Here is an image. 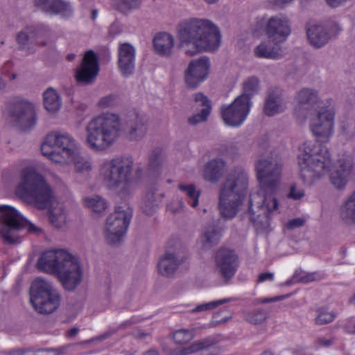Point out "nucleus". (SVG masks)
<instances>
[{
  "instance_id": "obj_2",
  "label": "nucleus",
  "mask_w": 355,
  "mask_h": 355,
  "mask_svg": "<svg viewBox=\"0 0 355 355\" xmlns=\"http://www.w3.org/2000/svg\"><path fill=\"white\" fill-rule=\"evenodd\" d=\"M179 46L189 55L216 51L220 45L218 28L210 20L193 18L177 27Z\"/></svg>"
},
{
  "instance_id": "obj_63",
  "label": "nucleus",
  "mask_w": 355,
  "mask_h": 355,
  "mask_svg": "<svg viewBox=\"0 0 355 355\" xmlns=\"http://www.w3.org/2000/svg\"><path fill=\"white\" fill-rule=\"evenodd\" d=\"M79 332V329L77 327H73L67 331V336L68 337H74Z\"/></svg>"
},
{
  "instance_id": "obj_39",
  "label": "nucleus",
  "mask_w": 355,
  "mask_h": 355,
  "mask_svg": "<svg viewBox=\"0 0 355 355\" xmlns=\"http://www.w3.org/2000/svg\"><path fill=\"white\" fill-rule=\"evenodd\" d=\"M178 188L184 192L188 198V203L192 207H196L198 205V198L200 194V191L196 189V186L193 184L185 185L180 184Z\"/></svg>"
},
{
  "instance_id": "obj_11",
  "label": "nucleus",
  "mask_w": 355,
  "mask_h": 355,
  "mask_svg": "<svg viewBox=\"0 0 355 355\" xmlns=\"http://www.w3.org/2000/svg\"><path fill=\"white\" fill-rule=\"evenodd\" d=\"M132 217V209L127 205L116 207L107 218L105 237L110 245H119Z\"/></svg>"
},
{
  "instance_id": "obj_28",
  "label": "nucleus",
  "mask_w": 355,
  "mask_h": 355,
  "mask_svg": "<svg viewBox=\"0 0 355 355\" xmlns=\"http://www.w3.org/2000/svg\"><path fill=\"white\" fill-rule=\"evenodd\" d=\"M186 257L179 258L173 253L166 252L159 262V272L166 277H171Z\"/></svg>"
},
{
  "instance_id": "obj_47",
  "label": "nucleus",
  "mask_w": 355,
  "mask_h": 355,
  "mask_svg": "<svg viewBox=\"0 0 355 355\" xmlns=\"http://www.w3.org/2000/svg\"><path fill=\"white\" fill-rule=\"evenodd\" d=\"M210 112L209 108H202L199 113L193 114L187 119V122L191 125H196L207 120Z\"/></svg>"
},
{
  "instance_id": "obj_53",
  "label": "nucleus",
  "mask_w": 355,
  "mask_h": 355,
  "mask_svg": "<svg viewBox=\"0 0 355 355\" xmlns=\"http://www.w3.org/2000/svg\"><path fill=\"white\" fill-rule=\"evenodd\" d=\"M305 220L300 218H296L292 220H290L287 223V227L288 229H295L297 227H300L304 225Z\"/></svg>"
},
{
  "instance_id": "obj_29",
  "label": "nucleus",
  "mask_w": 355,
  "mask_h": 355,
  "mask_svg": "<svg viewBox=\"0 0 355 355\" xmlns=\"http://www.w3.org/2000/svg\"><path fill=\"white\" fill-rule=\"evenodd\" d=\"M173 36L166 32L157 33V55L163 58H170L174 48Z\"/></svg>"
},
{
  "instance_id": "obj_15",
  "label": "nucleus",
  "mask_w": 355,
  "mask_h": 355,
  "mask_svg": "<svg viewBox=\"0 0 355 355\" xmlns=\"http://www.w3.org/2000/svg\"><path fill=\"white\" fill-rule=\"evenodd\" d=\"M215 261L216 270L225 282L234 276L239 266L238 254L234 250L226 248H221L216 252Z\"/></svg>"
},
{
  "instance_id": "obj_25",
  "label": "nucleus",
  "mask_w": 355,
  "mask_h": 355,
  "mask_svg": "<svg viewBox=\"0 0 355 355\" xmlns=\"http://www.w3.org/2000/svg\"><path fill=\"white\" fill-rule=\"evenodd\" d=\"M338 163V168L330 174V181L336 188L343 189L346 186L350 174L355 172V164L345 159H340Z\"/></svg>"
},
{
  "instance_id": "obj_41",
  "label": "nucleus",
  "mask_w": 355,
  "mask_h": 355,
  "mask_svg": "<svg viewBox=\"0 0 355 355\" xmlns=\"http://www.w3.org/2000/svg\"><path fill=\"white\" fill-rule=\"evenodd\" d=\"M84 202L86 207L91 209L92 211L95 213H101L107 208L105 200L98 196L86 198L84 200Z\"/></svg>"
},
{
  "instance_id": "obj_6",
  "label": "nucleus",
  "mask_w": 355,
  "mask_h": 355,
  "mask_svg": "<svg viewBox=\"0 0 355 355\" xmlns=\"http://www.w3.org/2000/svg\"><path fill=\"white\" fill-rule=\"evenodd\" d=\"M300 149L303 151L297 156L300 177L304 184L311 186L329 168L331 163L330 154L320 143L306 141Z\"/></svg>"
},
{
  "instance_id": "obj_10",
  "label": "nucleus",
  "mask_w": 355,
  "mask_h": 355,
  "mask_svg": "<svg viewBox=\"0 0 355 355\" xmlns=\"http://www.w3.org/2000/svg\"><path fill=\"white\" fill-rule=\"evenodd\" d=\"M76 150L75 139L69 134L61 132L48 134L41 146L44 156L59 164L68 163Z\"/></svg>"
},
{
  "instance_id": "obj_55",
  "label": "nucleus",
  "mask_w": 355,
  "mask_h": 355,
  "mask_svg": "<svg viewBox=\"0 0 355 355\" xmlns=\"http://www.w3.org/2000/svg\"><path fill=\"white\" fill-rule=\"evenodd\" d=\"M304 196V192L303 190H297L295 186H292L291 187L290 193L288 196L294 200H300Z\"/></svg>"
},
{
  "instance_id": "obj_57",
  "label": "nucleus",
  "mask_w": 355,
  "mask_h": 355,
  "mask_svg": "<svg viewBox=\"0 0 355 355\" xmlns=\"http://www.w3.org/2000/svg\"><path fill=\"white\" fill-rule=\"evenodd\" d=\"M273 277V273L270 272L261 273L258 277L257 281L259 282H263L266 280H272Z\"/></svg>"
},
{
  "instance_id": "obj_50",
  "label": "nucleus",
  "mask_w": 355,
  "mask_h": 355,
  "mask_svg": "<svg viewBox=\"0 0 355 355\" xmlns=\"http://www.w3.org/2000/svg\"><path fill=\"white\" fill-rule=\"evenodd\" d=\"M194 101L196 103H199L200 106L204 107L203 108H209V112L211 113V102L202 93H201V92L196 93L194 95Z\"/></svg>"
},
{
  "instance_id": "obj_54",
  "label": "nucleus",
  "mask_w": 355,
  "mask_h": 355,
  "mask_svg": "<svg viewBox=\"0 0 355 355\" xmlns=\"http://www.w3.org/2000/svg\"><path fill=\"white\" fill-rule=\"evenodd\" d=\"M114 103V96L112 95H109L107 96H104L100 99L98 101V105L101 107L105 108L108 107L112 105Z\"/></svg>"
},
{
  "instance_id": "obj_7",
  "label": "nucleus",
  "mask_w": 355,
  "mask_h": 355,
  "mask_svg": "<svg viewBox=\"0 0 355 355\" xmlns=\"http://www.w3.org/2000/svg\"><path fill=\"white\" fill-rule=\"evenodd\" d=\"M24 227L30 233H42L40 228L23 218L14 207L8 205L0 207V235L5 243H19L21 237L19 232Z\"/></svg>"
},
{
  "instance_id": "obj_38",
  "label": "nucleus",
  "mask_w": 355,
  "mask_h": 355,
  "mask_svg": "<svg viewBox=\"0 0 355 355\" xmlns=\"http://www.w3.org/2000/svg\"><path fill=\"white\" fill-rule=\"evenodd\" d=\"M141 0H111L112 6L123 14H128L140 8Z\"/></svg>"
},
{
  "instance_id": "obj_43",
  "label": "nucleus",
  "mask_w": 355,
  "mask_h": 355,
  "mask_svg": "<svg viewBox=\"0 0 355 355\" xmlns=\"http://www.w3.org/2000/svg\"><path fill=\"white\" fill-rule=\"evenodd\" d=\"M317 312L318 315L315 318V323L318 325H324L329 324L333 322L337 316L336 312H329L322 308L318 309Z\"/></svg>"
},
{
  "instance_id": "obj_14",
  "label": "nucleus",
  "mask_w": 355,
  "mask_h": 355,
  "mask_svg": "<svg viewBox=\"0 0 355 355\" xmlns=\"http://www.w3.org/2000/svg\"><path fill=\"white\" fill-rule=\"evenodd\" d=\"M11 121L22 130H28L36 123V114L33 104L26 99L16 97L10 107Z\"/></svg>"
},
{
  "instance_id": "obj_26",
  "label": "nucleus",
  "mask_w": 355,
  "mask_h": 355,
  "mask_svg": "<svg viewBox=\"0 0 355 355\" xmlns=\"http://www.w3.org/2000/svg\"><path fill=\"white\" fill-rule=\"evenodd\" d=\"M295 100L298 103L300 109L307 110V113L304 116L307 117L309 112H317L320 109L318 92L315 90L309 88H303L300 90L296 96Z\"/></svg>"
},
{
  "instance_id": "obj_48",
  "label": "nucleus",
  "mask_w": 355,
  "mask_h": 355,
  "mask_svg": "<svg viewBox=\"0 0 355 355\" xmlns=\"http://www.w3.org/2000/svg\"><path fill=\"white\" fill-rule=\"evenodd\" d=\"M192 338V333L186 329L178 330L173 334L174 341L179 345H184L191 340Z\"/></svg>"
},
{
  "instance_id": "obj_59",
  "label": "nucleus",
  "mask_w": 355,
  "mask_h": 355,
  "mask_svg": "<svg viewBox=\"0 0 355 355\" xmlns=\"http://www.w3.org/2000/svg\"><path fill=\"white\" fill-rule=\"evenodd\" d=\"M290 295H291V294L286 295H280V296H277V297H272V298H264L262 300L261 302L262 303H268V302L282 300L287 298Z\"/></svg>"
},
{
  "instance_id": "obj_21",
  "label": "nucleus",
  "mask_w": 355,
  "mask_h": 355,
  "mask_svg": "<svg viewBox=\"0 0 355 355\" xmlns=\"http://www.w3.org/2000/svg\"><path fill=\"white\" fill-rule=\"evenodd\" d=\"M265 32L270 41L275 43L284 42L291 33L289 20L282 16L271 17L267 21Z\"/></svg>"
},
{
  "instance_id": "obj_23",
  "label": "nucleus",
  "mask_w": 355,
  "mask_h": 355,
  "mask_svg": "<svg viewBox=\"0 0 355 355\" xmlns=\"http://www.w3.org/2000/svg\"><path fill=\"white\" fill-rule=\"evenodd\" d=\"M119 69L123 76H128L135 69V49L129 43L120 44L119 47Z\"/></svg>"
},
{
  "instance_id": "obj_61",
  "label": "nucleus",
  "mask_w": 355,
  "mask_h": 355,
  "mask_svg": "<svg viewBox=\"0 0 355 355\" xmlns=\"http://www.w3.org/2000/svg\"><path fill=\"white\" fill-rule=\"evenodd\" d=\"M143 176V170H142V168L141 166H137L135 170V178H132V181L134 180H140Z\"/></svg>"
},
{
  "instance_id": "obj_40",
  "label": "nucleus",
  "mask_w": 355,
  "mask_h": 355,
  "mask_svg": "<svg viewBox=\"0 0 355 355\" xmlns=\"http://www.w3.org/2000/svg\"><path fill=\"white\" fill-rule=\"evenodd\" d=\"M243 318L248 322L252 324H259L266 321L267 313L262 309L243 311Z\"/></svg>"
},
{
  "instance_id": "obj_27",
  "label": "nucleus",
  "mask_w": 355,
  "mask_h": 355,
  "mask_svg": "<svg viewBox=\"0 0 355 355\" xmlns=\"http://www.w3.org/2000/svg\"><path fill=\"white\" fill-rule=\"evenodd\" d=\"M226 162L221 158H214L207 163L204 171V178L210 182L216 183L222 178Z\"/></svg>"
},
{
  "instance_id": "obj_51",
  "label": "nucleus",
  "mask_w": 355,
  "mask_h": 355,
  "mask_svg": "<svg viewBox=\"0 0 355 355\" xmlns=\"http://www.w3.org/2000/svg\"><path fill=\"white\" fill-rule=\"evenodd\" d=\"M155 173V155L152 154L149 158L146 168V174L148 177H153Z\"/></svg>"
},
{
  "instance_id": "obj_1",
  "label": "nucleus",
  "mask_w": 355,
  "mask_h": 355,
  "mask_svg": "<svg viewBox=\"0 0 355 355\" xmlns=\"http://www.w3.org/2000/svg\"><path fill=\"white\" fill-rule=\"evenodd\" d=\"M15 194L37 209L49 208V221L55 227L59 229L65 225L67 215L64 207L58 203L54 206V196L51 189L43 177L33 170L26 168L23 171Z\"/></svg>"
},
{
  "instance_id": "obj_30",
  "label": "nucleus",
  "mask_w": 355,
  "mask_h": 355,
  "mask_svg": "<svg viewBox=\"0 0 355 355\" xmlns=\"http://www.w3.org/2000/svg\"><path fill=\"white\" fill-rule=\"evenodd\" d=\"M283 111V100L281 94L277 91L270 92L265 101V114L268 116H272Z\"/></svg>"
},
{
  "instance_id": "obj_3",
  "label": "nucleus",
  "mask_w": 355,
  "mask_h": 355,
  "mask_svg": "<svg viewBox=\"0 0 355 355\" xmlns=\"http://www.w3.org/2000/svg\"><path fill=\"white\" fill-rule=\"evenodd\" d=\"M37 268L56 275L63 288L74 291L83 280V270L78 259L64 250H51L43 252L37 262Z\"/></svg>"
},
{
  "instance_id": "obj_9",
  "label": "nucleus",
  "mask_w": 355,
  "mask_h": 355,
  "mask_svg": "<svg viewBox=\"0 0 355 355\" xmlns=\"http://www.w3.org/2000/svg\"><path fill=\"white\" fill-rule=\"evenodd\" d=\"M30 303L41 315H49L59 307L61 296L52 283L42 277L33 281L30 288Z\"/></svg>"
},
{
  "instance_id": "obj_56",
  "label": "nucleus",
  "mask_w": 355,
  "mask_h": 355,
  "mask_svg": "<svg viewBox=\"0 0 355 355\" xmlns=\"http://www.w3.org/2000/svg\"><path fill=\"white\" fill-rule=\"evenodd\" d=\"M38 352L52 353L53 355H61L64 353V349L62 348H46L39 349Z\"/></svg>"
},
{
  "instance_id": "obj_8",
  "label": "nucleus",
  "mask_w": 355,
  "mask_h": 355,
  "mask_svg": "<svg viewBox=\"0 0 355 355\" xmlns=\"http://www.w3.org/2000/svg\"><path fill=\"white\" fill-rule=\"evenodd\" d=\"M134 161L132 157H116L105 160L101 166V176L105 186L115 191L132 182Z\"/></svg>"
},
{
  "instance_id": "obj_37",
  "label": "nucleus",
  "mask_w": 355,
  "mask_h": 355,
  "mask_svg": "<svg viewBox=\"0 0 355 355\" xmlns=\"http://www.w3.org/2000/svg\"><path fill=\"white\" fill-rule=\"evenodd\" d=\"M73 9L70 3L63 0H51L49 6L50 15H60L62 17H69L72 15Z\"/></svg>"
},
{
  "instance_id": "obj_13",
  "label": "nucleus",
  "mask_w": 355,
  "mask_h": 355,
  "mask_svg": "<svg viewBox=\"0 0 355 355\" xmlns=\"http://www.w3.org/2000/svg\"><path fill=\"white\" fill-rule=\"evenodd\" d=\"M257 179L266 193H274L280 183L282 166L272 159H259L256 165Z\"/></svg>"
},
{
  "instance_id": "obj_42",
  "label": "nucleus",
  "mask_w": 355,
  "mask_h": 355,
  "mask_svg": "<svg viewBox=\"0 0 355 355\" xmlns=\"http://www.w3.org/2000/svg\"><path fill=\"white\" fill-rule=\"evenodd\" d=\"M205 246L211 247L218 244L220 238V233L215 226H209L203 234Z\"/></svg>"
},
{
  "instance_id": "obj_22",
  "label": "nucleus",
  "mask_w": 355,
  "mask_h": 355,
  "mask_svg": "<svg viewBox=\"0 0 355 355\" xmlns=\"http://www.w3.org/2000/svg\"><path fill=\"white\" fill-rule=\"evenodd\" d=\"M217 343V340L214 337L205 338L193 343L187 347L174 352L173 355H189L200 351L204 352L203 355H218L221 349Z\"/></svg>"
},
{
  "instance_id": "obj_35",
  "label": "nucleus",
  "mask_w": 355,
  "mask_h": 355,
  "mask_svg": "<svg viewBox=\"0 0 355 355\" xmlns=\"http://www.w3.org/2000/svg\"><path fill=\"white\" fill-rule=\"evenodd\" d=\"M44 105L46 110L51 112H58L61 107V99L58 92L53 88L47 89L43 94Z\"/></svg>"
},
{
  "instance_id": "obj_36",
  "label": "nucleus",
  "mask_w": 355,
  "mask_h": 355,
  "mask_svg": "<svg viewBox=\"0 0 355 355\" xmlns=\"http://www.w3.org/2000/svg\"><path fill=\"white\" fill-rule=\"evenodd\" d=\"M340 216L347 224L355 223V191L347 198L342 207Z\"/></svg>"
},
{
  "instance_id": "obj_5",
  "label": "nucleus",
  "mask_w": 355,
  "mask_h": 355,
  "mask_svg": "<svg viewBox=\"0 0 355 355\" xmlns=\"http://www.w3.org/2000/svg\"><path fill=\"white\" fill-rule=\"evenodd\" d=\"M85 131V144L89 148L98 152L107 150L120 136V119L111 113L98 115L87 123Z\"/></svg>"
},
{
  "instance_id": "obj_45",
  "label": "nucleus",
  "mask_w": 355,
  "mask_h": 355,
  "mask_svg": "<svg viewBox=\"0 0 355 355\" xmlns=\"http://www.w3.org/2000/svg\"><path fill=\"white\" fill-rule=\"evenodd\" d=\"M322 278V275L318 272L302 274L295 272L293 275V279H295V282L303 284H307L314 281H320Z\"/></svg>"
},
{
  "instance_id": "obj_12",
  "label": "nucleus",
  "mask_w": 355,
  "mask_h": 355,
  "mask_svg": "<svg viewBox=\"0 0 355 355\" xmlns=\"http://www.w3.org/2000/svg\"><path fill=\"white\" fill-rule=\"evenodd\" d=\"M51 36L49 28L44 24L28 25L22 28L16 35L19 49L28 54L34 53V45L44 47L47 45Z\"/></svg>"
},
{
  "instance_id": "obj_31",
  "label": "nucleus",
  "mask_w": 355,
  "mask_h": 355,
  "mask_svg": "<svg viewBox=\"0 0 355 355\" xmlns=\"http://www.w3.org/2000/svg\"><path fill=\"white\" fill-rule=\"evenodd\" d=\"M272 41H265L258 45L254 50V55L260 58L277 59L280 57V48L278 43L272 44Z\"/></svg>"
},
{
  "instance_id": "obj_64",
  "label": "nucleus",
  "mask_w": 355,
  "mask_h": 355,
  "mask_svg": "<svg viewBox=\"0 0 355 355\" xmlns=\"http://www.w3.org/2000/svg\"><path fill=\"white\" fill-rule=\"evenodd\" d=\"M318 343L320 345L325 347L330 346L333 344V341L331 340H325V339H319Z\"/></svg>"
},
{
  "instance_id": "obj_18",
  "label": "nucleus",
  "mask_w": 355,
  "mask_h": 355,
  "mask_svg": "<svg viewBox=\"0 0 355 355\" xmlns=\"http://www.w3.org/2000/svg\"><path fill=\"white\" fill-rule=\"evenodd\" d=\"M340 28L336 23H329L325 26L311 24L306 26V31L311 45L316 49L324 46L329 42L333 35L338 34Z\"/></svg>"
},
{
  "instance_id": "obj_52",
  "label": "nucleus",
  "mask_w": 355,
  "mask_h": 355,
  "mask_svg": "<svg viewBox=\"0 0 355 355\" xmlns=\"http://www.w3.org/2000/svg\"><path fill=\"white\" fill-rule=\"evenodd\" d=\"M51 1V0H34V5L44 12L48 13Z\"/></svg>"
},
{
  "instance_id": "obj_44",
  "label": "nucleus",
  "mask_w": 355,
  "mask_h": 355,
  "mask_svg": "<svg viewBox=\"0 0 355 355\" xmlns=\"http://www.w3.org/2000/svg\"><path fill=\"white\" fill-rule=\"evenodd\" d=\"M73 163L75 168L78 172H83L91 169L89 163L79 155L77 150H75L73 156H71L70 161L68 163L64 164H68Z\"/></svg>"
},
{
  "instance_id": "obj_62",
  "label": "nucleus",
  "mask_w": 355,
  "mask_h": 355,
  "mask_svg": "<svg viewBox=\"0 0 355 355\" xmlns=\"http://www.w3.org/2000/svg\"><path fill=\"white\" fill-rule=\"evenodd\" d=\"M157 166L159 164L160 162H163L165 159V155L162 153V150H158L157 148Z\"/></svg>"
},
{
  "instance_id": "obj_49",
  "label": "nucleus",
  "mask_w": 355,
  "mask_h": 355,
  "mask_svg": "<svg viewBox=\"0 0 355 355\" xmlns=\"http://www.w3.org/2000/svg\"><path fill=\"white\" fill-rule=\"evenodd\" d=\"M260 207H261L262 209L265 208L266 210L263 212L269 215L270 213L278 208V200L276 198L271 196H265L263 205Z\"/></svg>"
},
{
  "instance_id": "obj_19",
  "label": "nucleus",
  "mask_w": 355,
  "mask_h": 355,
  "mask_svg": "<svg viewBox=\"0 0 355 355\" xmlns=\"http://www.w3.org/2000/svg\"><path fill=\"white\" fill-rule=\"evenodd\" d=\"M99 71L96 54L93 51L85 53L82 62L76 71V80L82 85L92 84L96 79Z\"/></svg>"
},
{
  "instance_id": "obj_16",
  "label": "nucleus",
  "mask_w": 355,
  "mask_h": 355,
  "mask_svg": "<svg viewBox=\"0 0 355 355\" xmlns=\"http://www.w3.org/2000/svg\"><path fill=\"white\" fill-rule=\"evenodd\" d=\"M251 105L236 98L229 105H223L220 114L224 123L229 126L238 127L245 120Z\"/></svg>"
},
{
  "instance_id": "obj_4",
  "label": "nucleus",
  "mask_w": 355,
  "mask_h": 355,
  "mask_svg": "<svg viewBox=\"0 0 355 355\" xmlns=\"http://www.w3.org/2000/svg\"><path fill=\"white\" fill-rule=\"evenodd\" d=\"M249 178L242 167H234L226 176L219 191L218 208L221 217L227 220L237 214L247 193Z\"/></svg>"
},
{
  "instance_id": "obj_58",
  "label": "nucleus",
  "mask_w": 355,
  "mask_h": 355,
  "mask_svg": "<svg viewBox=\"0 0 355 355\" xmlns=\"http://www.w3.org/2000/svg\"><path fill=\"white\" fill-rule=\"evenodd\" d=\"M327 5L331 8H337L344 4L347 0H325Z\"/></svg>"
},
{
  "instance_id": "obj_32",
  "label": "nucleus",
  "mask_w": 355,
  "mask_h": 355,
  "mask_svg": "<svg viewBox=\"0 0 355 355\" xmlns=\"http://www.w3.org/2000/svg\"><path fill=\"white\" fill-rule=\"evenodd\" d=\"M259 89V78L255 76L250 77L243 83V93L237 98L251 105V98Z\"/></svg>"
},
{
  "instance_id": "obj_60",
  "label": "nucleus",
  "mask_w": 355,
  "mask_h": 355,
  "mask_svg": "<svg viewBox=\"0 0 355 355\" xmlns=\"http://www.w3.org/2000/svg\"><path fill=\"white\" fill-rule=\"evenodd\" d=\"M274 6L282 7L284 5L291 3L293 0H268Z\"/></svg>"
},
{
  "instance_id": "obj_33",
  "label": "nucleus",
  "mask_w": 355,
  "mask_h": 355,
  "mask_svg": "<svg viewBox=\"0 0 355 355\" xmlns=\"http://www.w3.org/2000/svg\"><path fill=\"white\" fill-rule=\"evenodd\" d=\"M247 214L249 215L250 221L252 223L257 232L264 231L269 227L270 220L269 215L266 212H263V214H256L252 209L251 200L250 201V207Z\"/></svg>"
},
{
  "instance_id": "obj_20",
  "label": "nucleus",
  "mask_w": 355,
  "mask_h": 355,
  "mask_svg": "<svg viewBox=\"0 0 355 355\" xmlns=\"http://www.w3.org/2000/svg\"><path fill=\"white\" fill-rule=\"evenodd\" d=\"M315 113L317 116L311 124V132L320 142H327L333 131V114L323 107Z\"/></svg>"
},
{
  "instance_id": "obj_24",
  "label": "nucleus",
  "mask_w": 355,
  "mask_h": 355,
  "mask_svg": "<svg viewBox=\"0 0 355 355\" xmlns=\"http://www.w3.org/2000/svg\"><path fill=\"white\" fill-rule=\"evenodd\" d=\"M148 130V120L144 116L137 115L135 118L128 120L125 125L124 135L130 141H139L146 134Z\"/></svg>"
},
{
  "instance_id": "obj_46",
  "label": "nucleus",
  "mask_w": 355,
  "mask_h": 355,
  "mask_svg": "<svg viewBox=\"0 0 355 355\" xmlns=\"http://www.w3.org/2000/svg\"><path fill=\"white\" fill-rule=\"evenodd\" d=\"M232 300V298H225L222 300H215L212 302H209L205 304H201L198 305L196 308L191 310L192 313H198L205 311L212 310L217 306L222 305L223 304L230 302Z\"/></svg>"
},
{
  "instance_id": "obj_34",
  "label": "nucleus",
  "mask_w": 355,
  "mask_h": 355,
  "mask_svg": "<svg viewBox=\"0 0 355 355\" xmlns=\"http://www.w3.org/2000/svg\"><path fill=\"white\" fill-rule=\"evenodd\" d=\"M141 208L147 216H152L155 211V187L153 184L146 187Z\"/></svg>"
},
{
  "instance_id": "obj_17",
  "label": "nucleus",
  "mask_w": 355,
  "mask_h": 355,
  "mask_svg": "<svg viewBox=\"0 0 355 355\" xmlns=\"http://www.w3.org/2000/svg\"><path fill=\"white\" fill-rule=\"evenodd\" d=\"M209 67V60L205 56L191 61L184 73L187 87L192 89L198 87L207 78Z\"/></svg>"
}]
</instances>
